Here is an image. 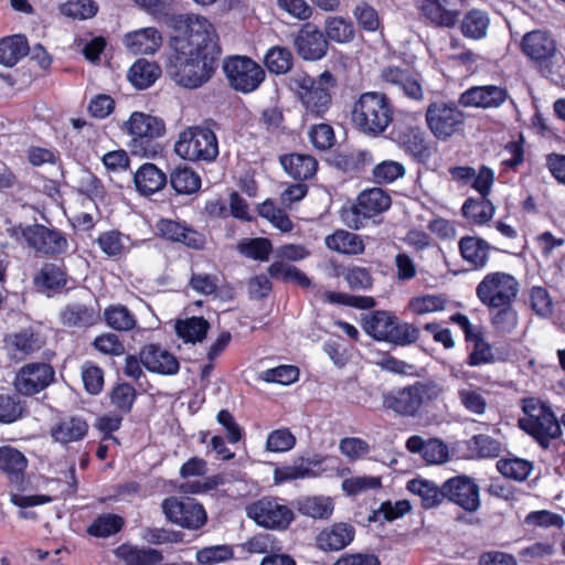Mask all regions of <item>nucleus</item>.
Here are the masks:
<instances>
[{
  "label": "nucleus",
  "mask_w": 565,
  "mask_h": 565,
  "mask_svg": "<svg viewBox=\"0 0 565 565\" xmlns=\"http://www.w3.org/2000/svg\"><path fill=\"white\" fill-rule=\"evenodd\" d=\"M172 54L166 65L167 74L178 85L198 88L214 74L221 54L213 24L204 17L186 18V30L171 40Z\"/></svg>",
  "instance_id": "1"
},
{
  "label": "nucleus",
  "mask_w": 565,
  "mask_h": 565,
  "mask_svg": "<svg viewBox=\"0 0 565 565\" xmlns=\"http://www.w3.org/2000/svg\"><path fill=\"white\" fill-rule=\"evenodd\" d=\"M288 86L303 107L305 114L318 118L323 117L331 107L337 79L329 71L322 72L316 78L306 73H295L289 77Z\"/></svg>",
  "instance_id": "2"
},
{
  "label": "nucleus",
  "mask_w": 565,
  "mask_h": 565,
  "mask_svg": "<svg viewBox=\"0 0 565 565\" xmlns=\"http://www.w3.org/2000/svg\"><path fill=\"white\" fill-rule=\"evenodd\" d=\"M393 114V106L385 94L366 92L353 104L351 119L361 134L377 137L392 124Z\"/></svg>",
  "instance_id": "3"
},
{
  "label": "nucleus",
  "mask_w": 565,
  "mask_h": 565,
  "mask_svg": "<svg viewBox=\"0 0 565 565\" xmlns=\"http://www.w3.org/2000/svg\"><path fill=\"white\" fill-rule=\"evenodd\" d=\"M443 386L435 381H418L383 394V407L399 416L414 417L422 408L438 399Z\"/></svg>",
  "instance_id": "4"
},
{
  "label": "nucleus",
  "mask_w": 565,
  "mask_h": 565,
  "mask_svg": "<svg viewBox=\"0 0 565 565\" xmlns=\"http://www.w3.org/2000/svg\"><path fill=\"white\" fill-rule=\"evenodd\" d=\"M522 408L525 416L519 420L520 427L543 448H547L550 441L561 435V423L551 407L537 398H524Z\"/></svg>",
  "instance_id": "5"
},
{
  "label": "nucleus",
  "mask_w": 565,
  "mask_h": 565,
  "mask_svg": "<svg viewBox=\"0 0 565 565\" xmlns=\"http://www.w3.org/2000/svg\"><path fill=\"white\" fill-rule=\"evenodd\" d=\"M124 129L131 137L129 149L132 154L152 158L158 152L156 139L166 131L164 122L149 114L134 111L125 121Z\"/></svg>",
  "instance_id": "6"
},
{
  "label": "nucleus",
  "mask_w": 565,
  "mask_h": 565,
  "mask_svg": "<svg viewBox=\"0 0 565 565\" xmlns=\"http://www.w3.org/2000/svg\"><path fill=\"white\" fill-rule=\"evenodd\" d=\"M174 151L184 160L211 162L218 156V141L209 127L192 126L179 134Z\"/></svg>",
  "instance_id": "7"
},
{
  "label": "nucleus",
  "mask_w": 565,
  "mask_h": 565,
  "mask_svg": "<svg viewBox=\"0 0 565 565\" xmlns=\"http://www.w3.org/2000/svg\"><path fill=\"white\" fill-rule=\"evenodd\" d=\"M425 117L430 132L443 141L459 132L466 120L463 111L455 103L443 100L430 103Z\"/></svg>",
  "instance_id": "8"
},
{
  "label": "nucleus",
  "mask_w": 565,
  "mask_h": 565,
  "mask_svg": "<svg viewBox=\"0 0 565 565\" xmlns=\"http://www.w3.org/2000/svg\"><path fill=\"white\" fill-rule=\"evenodd\" d=\"M11 235L18 242L23 241L36 253L44 255L63 254L68 249V242L65 235L55 228L44 225L34 224L14 227Z\"/></svg>",
  "instance_id": "9"
},
{
  "label": "nucleus",
  "mask_w": 565,
  "mask_h": 565,
  "mask_svg": "<svg viewBox=\"0 0 565 565\" xmlns=\"http://www.w3.org/2000/svg\"><path fill=\"white\" fill-rule=\"evenodd\" d=\"M391 203V198L384 190H365L358 196L356 204L342 211V220L349 227L359 230L364 226L365 220L388 210Z\"/></svg>",
  "instance_id": "10"
},
{
  "label": "nucleus",
  "mask_w": 565,
  "mask_h": 565,
  "mask_svg": "<svg viewBox=\"0 0 565 565\" xmlns=\"http://www.w3.org/2000/svg\"><path fill=\"white\" fill-rule=\"evenodd\" d=\"M247 516L259 526L285 530L294 520L292 510L281 499L264 497L246 507Z\"/></svg>",
  "instance_id": "11"
},
{
  "label": "nucleus",
  "mask_w": 565,
  "mask_h": 565,
  "mask_svg": "<svg viewBox=\"0 0 565 565\" xmlns=\"http://www.w3.org/2000/svg\"><path fill=\"white\" fill-rule=\"evenodd\" d=\"M223 70L230 85L237 92L252 93L265 78L259 64L246 56H231L224 61Z\"/></svg>",
  "instance_id": "12"
},
{
  "label": "nucleus",
  "mask_w": 565,
  "mask_h": 565,
  "mask_svg": "<svg viewBox=\"0 0 565 565\" xmlns=\"http://www.w3.org/2000/svg\"><path fill=\"white\" fill-rule=\"evenodd\" d=\"M162 511L170 522L189 530L202 527L207 519L203 505L191 498H168L162 502Z\"/></svg>",
  "instance_id": "13"
},
{
  "label": "nucleus",
  "mask_w": 565,
  "mask_h": 565,
  "mask_svg": "<svg viewBox=\"0 0 565 565\" xmlns=\"http://www.w3.org/2000/svg\"><path fill=\"white\" fill-rule=\"evenodd\" d=\"M519 294L518 280L509 274L497 273V330L511 331L518 323L512 302Z\"/></svg>",
  "instance_id": "14"
},
{
  "label": "nucleus",
  "mask_w": 565,
  "mask_h": 565,
  "mask_svg": "<svg viewBox=\"0 0 565 565\" xmlns=\"http://www.w3.org/2000/svg\"><path fill=\"white\" fill-rule=\"evenodd\" d=\"M444 499L459 505L467 512H475L480 507V490L475 480L468 476H456L443 483Z\"/></svg>",
  "instance_id": "15"
},
{
  "label": "nucleus",
  "mask_w": 565,
  "mask_h": 565,
  "mask_svg": "<svg viewBox=\"0 0 565 565\" xmlns=\"http://www.w3.org/2000/svg\"><path fill=\"white\" fill-rule=\"evenodd\" d=\"M54 375L53 367L47 363H29L17 373L14 387L20 394L32 396L45 390L54 381Z\"/></svg>",
  "instance_id": "16"
},
{
  "label": "nucleus",
  "mask_w": 565,
  "mask_h": 565,
  "mask_svg": "<svg viewBox=\"0 0 565 565\" xmlns=\"http://www.w3.org/2000/svg\"><path fill=\"white\" fill-rule=\"evenodd\" d=\"M156 233L167 241L182 243L193 249H201L205 244V237L201 233L185 223L170 218H160L156 224Z\"/></svg>",
  "instance_id": "17"
},
{
  "label": "nucleus",
  "mask_w": 565,
  "mask_h": 565,
  "mask_svg": "<svg viewBox=\"0 0 565 565\" xmlns=\"http://www.w3.org/2000/svg\"><path fill=\"white\" fill-rule=\"evenodd\" d=\"M298 54L308 61L322 58L328 50V42L324 34L313 24L302 25L295 39Z\"/></svg>",
  "instance_id": "18"
},
{
  "label": "nucleus",
  "mask_w": 565,
  "mask_h": 565,
  "mask_svg": "<svg viewBox=\"0 0 565 565\" xmlns=\"http://www.w3.org/2000/svg\"><path fill=\"white\" fill-rule=\"evenodd\" d=\"M391 138L413 157L422 158L427 154L424 134L412 122H396L391 131Z\"/></svg>",
  "instance_id": "19"
},
{
  "label": "nucleus",
  "mask_w": 565,
  "mask_h": 565,
  "mask_svg": "<svg viewBox=\"0 0 565 565\" xmlns=\"http://www.w3.org/2000/svg\"><path fill=\"white\" fill-rule=\"evenodd\" d=\"M522 52L536 62L548 61L556 53V42L553 36L543 30H534L523 35Z\"/></svg>",
  "instance_id": "20"
},
{
  "label": "nucleus",
  "mask_w": 565,
  "mask_h": 565,
  "mask_svg": "<svg viewBox=\"0 0 565 565\" xmlns=\"http://www.w3.org/2000/svg\"><path fill=\"white\" fill-rule=\"evenodd\" d=\"M355 531L351 524L334 523L324 527L316 537L318 548L324 552H337L347 547L354 539Z\"/></svg>",
  "instance_id": "21"
},
{
  "label": "nucleus",
  "mask_w": 565,
  "mask_h": 565,
  "mask_svg": "<svg viewBox=\"0 0 565 565\" xmlns=\"http://www.w3.org/2000/svg\"><path fill=\"white\" fill-rule=\"evenodd\" d=\"M142 365L151 372L173 375L179 371V361L167 350L150 344L142 349L140 353Z\"/></svg>",
  "instance_id": "22"
},
{
  "label": "nucleus",
  "mask_w": 565,
  "mask_h": 565,
  "mask_svg": "<svg viewBox=\"0 0 565 565\" xmlns=\"http://www.w3.org/2000/svg\"><path fill=\"white\" fill-rule=\"evenodd\" d=\"M124 43L134 54H153L162 44V36L156 28H143L126 34Z\"/></svg>",
  "instance_id": "23"
},
{
  "label": "nucleus",
  "mask_w": 565,
  "mask_h": 565,
  "mask_svg": "<svg viewBox=\"0 0 565 565\" xmlns=\"http://www.w3.org/2000/svg\"><path fill=\"white\" fill-rule=\"evenodd\" d=\"M382 78L387 84L397 87L411 99L420 100L424 97L422 85L407 71L390 66L383 70Z\"/></svg>",
  "instance_id": "24"
},
{
  "label": "nucleus",
  "mask_w": 565,
  "mask_h": 565,
  "mask_svg": "<svg viewBox=\"0 0 565 565\" xmlns=\"http://www.w3.org/2000/svg\"><path fill=\"white\" fill-rule=\"evenodd\" d=\"M417 9L437 25L452 26L459 18V12L450 9L447 0H417Z\"/></svg>",
  "instance_id": "25"
},
{
  "label": "nucleus",
  "mask_w": 565,
  "mask_h": 565,
  "mask_svg": "<svg viewBox=\"0 0 565 565\" xmlns=\"http://www.w3.org/2000/svg\"><path fill=\"white\" fill-rule=\"evenodd\" d=\"M26 467L28 459L20 450L11 446L0 447V471L10 482L20 484Z\"/></svg>",
  "instance_id": "26"
},
{
  "label": "nucleus",
  "mask_w": 565,
  "mask_h": 565,
  "mask_svg": "<svg viewBox=\"0 0 565 565\" xmlns=\"http://www.w3.org/2000/svg\"><path fill=\"white\" fill-rule=\"evenodd\" d=\"M395 315L385 311L376 310L364 315L361 320L362 329L367 335L376 341L387 342L394 323Z\"/></svg>",
  "instance_id": "27"
},
{
  "label": "nucleus",
  "mask_w": 565,
  "mask_h": 565,
  "mask_svg": "<svg viewBox=\"0 0 565 565\" xmlns=\"http://www.w3.org/2000/svg\"><path fill=\"white\" fill-rule=\"evenodd\" d=\"M284 170L296 180L312 178L318 169V161L310 154L290 153L280 157Z\"/></svg>",
  "instance_id": "28"
},
{
  "label": "nucleus",
  "mask_w": 565,
  "mask_h": 565,
  "mask_svg": "<svg viewBox=\"0 0 565 565\" xmlns=\"http://www.w3.org/2000/svg\"><path fill=\"white\" fill-rule=\"evenodd\" d=\"M115 555L126 565H156L161 563L163 555L160 551L151 547H137L122 544L115 550Z\"/></svg>",
  "instance_id": "29"
},
{
  "label": "nucleus",
  "mask_w": 565,
  "mask_h": 565,
  "mask_svg": "<svg viewBox=\"0 0 565 565\" xmlns=\"http://www.w3.org/2000/svg\"><path fill=\"white\" fill-rule=\"evenodd\" d=\"M326 246L343 255H361L365 245L363 239L355 233L338 230L324 238Z\"/></svg>",
  "instance_id": "30"
},
{
  "label": "nucleus",
  "mask_w": 565,
  "mask_h": 565,
  "mask_svg": "<svg viewBox=\"0 0 565 565\" xmlns=\"http://www.w3.org/2000/svg\"><path fill=\"white\" fill-rule=\"evenodd\" d=\"M62 323L66 327L85 329L94 326L99 320V312L94 308L79 303L68 305L61 312Z\"/></svg>",
  "instance_id": "31"
},
{
  "label": "nucleus",
  "mask_w": 565,
  "mask_h": 565,
  "mask_svg": "<svg viewBox=\"0 0 565 565\" xmlns=\"http://www.w3.org/2000/svg\"><path fill=\"white\" fill-rule=\"evenodd\" d=\"M166 182V174L152 163H145L135 173V184L138 191L143 194H151L161 190Z\"/></svg>",
  "instance_id": "32"
},
{
  "label": "nucleus",
  "mask_w": 565,
  "mask_h": 565,
  "mask_svg": "<svg viewBox=\"0 0 565 565\" xmlns=\"http://www.w3.org/2000/svg\"><path fill=\"white\" fill-rule=\"evenodd\" d=\"M161 75V68L147 60L136 61L128 71V81L138 89L150 87Z\"/></svg>",
  "instance_id": "33"
},
{
  "label": "nucleus",
  "mask_w": 565,
  "mask_h": 565,
  "mask_svg": "<svg viewBox=\"0 0 565 565\" xmlns=\"http://www.w3.org/2000/svg\"><path fill=\"white\" fill-rule=\"evenodd\" d=\"M88 426L85 420L72 417L61 420L52 428L53 439L61 444L81 440L87 434Z\"/></svg>",
  "instance_id": "34"
},
{
  "label": "nucleus",
  "mask_w": 565,
  "mask_h": 565,
  "mask_svg": "<svg viewBox=\"0 0 565 565\" xmlns=\"http://www.w3.org/2000/svg\"><path fill=\"white\" fill-rule=\"evenodd\" d=\"M298 511L312 519H328L334 510L333 500L324 495L305 497L297 501Z\"/></svg>",
  "instance_id": "35"
},
{
  "label": "nucleus",
  "mask_w": 565,
  "mask_h": 565,
  "mask_svg": "<svg viewBox=\"0 0 565 565\" xmlns=\"http://www.w3.org/2000/svg\"><path fill=\"white\" fill-rule=\"evenodd\" d=\"M312 461L308 459L296 460L292 465L277 467L274 470L275 483H285L298 479H310L318 477L311 468Z\"/></svg>",
  "instance_id": "36"
},
{
  "label": "nucleus",
  "mask_w": 565,
  "mask_h": 565,
  "mask_svg": "<svg viewBox=\"0 0 565 565\" xmlns=\"http://www.w3.org/2000/svg\"><path fill=\"white\" fill-rule=\"evenodd\" d=\"M407 490L422 500L426 509L434 508L444 499L443 486L439 488L434 482L424 479H413L407 482Z\"/></svg>",
  "instance_id": "37"
},
{
  "label": "nucleus",
  "mask_w": 565,
  "mask_h": 565,
  "mask_svg": "<svg viewBox=\"0 0 565 565\" xmlns=\"http://www.w3.org/2000/svg\"><path fill=\"white\" fill-rule=\"evenodd\" d=\"M459 249L465 260L479 268L486 265L490 246L482 239L467 236L460 239Z\"/></svg>",
  "instance_id": "38"
},
{
  "label": "nucleus",
  "mask_w": 565,
  "mask_h": 565,
  "mask_svg": "<svg viewBox=\"0 0 565 565\" xmlns=\"http://www.w3.org/2000/svg\"><path fill=\"white\" fill-rule=\"evenodd\" d=\"M29 46L23 35H13L0 41V64L12 67L28 54Z\"/></svg>",
  "instance_id": "39"
},
{
  "label": "nucleus",
  "mask_w": 565,
  "mask_h": 565,
  "mask_svg": "<svg viewBox=\"0 0 565 565\" xmlns=\"http://www.w3.org/2000/svg\"><path fill=\"white\" fill-rule=\"evenodd\" d=\"M209 328V322L202 317L186 318L184 320H178L175 323V332L185 343L203 341Z\"/></svg>",
  "instance_id": "40"
},
{
  "label": "nucleus",
  "mask_w": 565,
  "mask_h": 565,
  "mask_svg": "<svg viewBox=\"0 0 565 565\" xmlns=\"http://www.w3.org/2000/svg\"><path fill=\"white\" fill-rule=\"evenodd\" d=\"M462 214L473 224L483 225L491 221L494 206L488 198H470L462 205Z\"/></svg>",
  "instance_id": "41"
},
{
  "label": "nucleus",
  "mask_w": 565,
  "mask_h": 565,
  "mask_svg": "<svg viewBox=\"0 0 565 565\" xmlns=\"http://www.w3.org/2000/svg\"><path fill=\"white\" fill-rule=\"evenodd\" d=\"M6 343L9 351L17 359H24L41 348V343L35 334L26 330L8 335Z\"/></svg>",
  "instance_id": "42"
},
{
  "label": "nucleus",
  "mask_w": 565,
  "mask_h": 565,
  "mask_svg": "<svg viewBox=\"0 0 565 565\" xmlns=\"http://www.w3.org/2000/svg\"><path fill=\"white\" fill-rule=\"evenodd\" d=\"M324 31L329 40L341 44L351 42L355 36L354 25L342 17H329Z\"/></svg>",
  "instance_id": "43"
},
{
  "label": "nucleus",
  "mask_w": 565,
  "mask_h": 565,
  "mask_svg": "<svg viewBox=\"0 0 565 565\" xmlns=\"http://www.w3.org/2000/svg\"><path fill=\"white\" fill-rule=\"evenodd\" d=\"M463 107L489 108L494 104V86H475L463 92L459 97Z\"/></svg>",
  "instance_id": "44"
},
{
  "label": "nucleus",
  "mask_w": 565,
  "mask_h": 565,
  "mask_svg": "<svg viewBox=\"0 0 565 565\" xmlns=\"http://www.w3.org/2000/svg\"><path fill=\"white\" fill-rule=\"evenodd\" d=\"M104 318L108 327L118 331L132 330L137 324L135 315L122 305L106 308L104 311Z\"/></svg>",
  "instance_id": "45"
},
{
  "label": "nucleus",
  "mask_w": 565,
  "mask_h": 565,
  "mask_svg": "<svg viewBox=\"0 0 565 565\" xmlns=\"http://www.w3.org/2000/svg\"><path fill=\"white\" fill-rule=\"evenodd\" d=\"M501 160V166L504 169H512L523 162V136L516 134L512 136L511 140L507 141L502 149L497 153Z\"/></svg>",
  "instance_id": "46"
},
{
  "label": "nucleus",
  "mask_w": 565,
  "mask_h": 565,
  "mask_svg": "<svg viewBox=\"0 0 565 565\" xmlns=\"http://www.w3.org/2000/svg\"><path fill=\"white\" fill-rule=\"evenodd\" d=\"M419 334L420 331L416 326L409 322L399 321L395 316L387 343L398 347H407L415 343L419 339Z\"/></svg>",
  "instance_id": "47"
},
{
  "label": "nucleus",
  "mask_w": 565,
  "mask_h": 565,
  "mask_svg": "<svg viewBox=\"0 0 565 565\" xmlns=\"http://www.w3.org/2000/svg\"><path fill=\"white\" fill-rule=\"evenodd\" d=\"M268 274L271 278L295 282L301 287L310 286V279L305 273L299 270L296 266L286 264L284 262H274L268 267Z\"/></svg>",
  "instance_id": "48"
},
{
  "label": "nucleus",
  "mask_w": 565,
  "mask_h": 565,
  "mask_svg": "<svg viewBox=\"0 0 565 565\" xmlns=\"http://www.w3.org/2000/svg\"><path fill=\"white\" fill-rule=\"evenodd\" d=\"M335 275L342 276L349 287L354 290H366L373 285V278L369 269L364 267H337Z\"/></svg>",
  "instance_id": "49"
},
{
  "label": "nucleus",
  "mask_w": 565,
  "mask_h": 565,
  "mask_svg": "<svg viewBox=\"0 0 565 565\" xmlns=\"http://www.w3.org/2000/svg\"><path fill=\"white\" fill-rule=\"evenodd\" d=\"M172 188L181 194H191L201 186L200 177L189 168H177L170 178Z\"/></svg>",
  "instance_id": "50"
},
{
  "label": "nucleus",
  "mask_w": 565,
  "mask_h": 565,
  "mask_svg": "<svg viewBox=\"0 0 565 565\" xmlns=\"http://www.w3.org/2000/svg\"><path fill=\"white\" fill-rule=\"evenodd\" d=\"M497 470L505 478L523 481L532 471V463L521 458H507L497 462Z\"/></svg>",
  "instance_id": "51"
},
{
  "label": "nucleus",
  "mask_w": 565,
  "mask_h": 565,
  "mask_svg": "<svg viewBox=\"0 0 565 565\" xmlns=\"http://www.w3.org/2000/svg\"><path fill=\"white\" fill-rule=\"evenodd\" d=\"M238 252L255 260H267L273 249L271 243L268 238H246L237 244Z\"/></svg>",
  "instance_id": "52"
},
{
  "label": "nucleus",
  "mask_w": 565,
  "mask_h": 565,
  "mask_svg": "<svg viewBox=\"0 0 565 565\" xmlns=\"http://www.w3.org/2000/svg\"><path fill=\"white\" fill-rule=\"evenodd\" d=\"M446 301L438 295H420L409 299L407 310L413 315L423 316L441 311L445 309Z\"/></svg>",
  "instance_id": "53"
},
{
  "label": "nucleus",
  "mask_w": 565,
  "mask_h": 565,
  "mask_svg": "<svg viewBox=\"0 0 565 565\" xmlns=\"http://www.w3.org/2000/svg\"><path fill=\"white\" fill-rule=\"evenodd\" d=\"M382 480L376 476H354L345 478L341 488L347 495L355 497L369 490L380 489Z\"/></svg>",
  "instance_id": "54"
},
{
  "label": "nucleus",
  "mask_w": 565,
  "mask_h": 565,
  "mask_svg": "<svg viewBox=\"0 0 565 565\" xmlns=\"http://www.w3.org/2000/svg\"><path fill=\"white\" fill-rule=\"evenodd\" d=\"M233 557V547L226 544L203 547L195 554V559L201 565H217Z\"/></svg>",
  "instance_id": "55"
},
{
  "label": "nucleus",
  "mask_w": 565,
  "mask_h": 565,
  "mask_svg": "<svg viewBox=\"0 0 565 565\" xmlns=\"http://www.w3.org/2000/svg\"><path fill=\"white\" fill-rule=\"evenodd\" d=\"M265 65L275 74L287 73L292 65V54L286 47L274 46L265 55Z\"/></svg>",
  "instance_id": "56"
},
{
  "label": "nucleus",
  "mask_w": 565,
  "mask_h": 565,
  "mask_svg": "<svg viewBox=\"0 0 565 565\" xmlns=\"http://www.w3.org/2000/svg\"><path fill=\"white\" fill-rule=\"evenodd\" d=\"M34 281L42 289L56 290L64 287L66 279L64 271L58 266L46 264L42 267Z\"/></svg>",
  "instance_id": "57"
},
{
  "label": "nucleus",
  "mask_w": 565,
  "mask_h": 565,
  "mask_svg": "<svg viewBox=\"0 0 565 565\" xmlns=\"http://www.w3.org/2000/svg\"><path fill=\"white\" fill-rule=\"evenodd\" d=\"M124 521L116 514L98 516L88 527V533L96 537H108L116 534L122 527Z\"/></svg>",
  "instance_id": "58"
},
{
  "label": "nucleus",
  "mask_w": 565,
  "mask_h": 565,
  "mask_svg": "<svg viewBox=\"0 0 565 565\" xmlns=\"http://www.w3.org/2000/svg\"><path fill=\"white\" fill-rule=\"evenodd\" d=\"M98 11V6L93 0H67L61 7L63 15L77 19L86 20L95 17Z\"/></svg>",
  "instance_id": "59"
},
{
  "label": "nucleus",
  "mask_w": 565,
  "mask_h": 565,
  "mask_svg": "<svg viewBox=\"0 0 565 565\" xmlns=\"http://www.w3.org/2000/svg\"><path fill=\"white\" fill-rule=\"evenodd\" d=\"M323 299L329 303L344 305L358 309H371L376 305L374 298L370 296H352L337 291H326Z\"/></svg>",
  "instance_id": "60"
},
{
  "label": "nucleus",
  "mask_w": 565,
  "mask_h": 565,
  "mask_svg": "<svg viewBox=\"0 0 565 565\" xmlns=\"http://www.w3.org/2000/svg\"><path fill=\"white\" fill-rule=\"evenodd\" d=\"M489 26V18L481 11H470L462 21V32L471 39H480L486 35Z\"/></svg>",
  "instance_id": "61"
},
{
  "label": "nucleus",
  "mask_w": 565,
  "mask_h": 565,
  "mask_svg": "<svg viewBox=\"0 0 565 565\" xmlns=\"http://www.w3.org/2000/svg\"><path fill=\"white\" fill-rule=\"evenodd\" d=\"M405 168L402 163L394 160H384L373 169V179L376 183H392L403 177Z\"/></svg>",
  "instance_id": "62"
},
{
  "label": "nucleus",
  "mask_w": 565,
  "mask_h": 565,
  "mask_svg": "<svg viewBox=\"0 0 565 565\" xmlns=\"http://www.w3.org/2000/svg\"><path fill=\"white\" fill-rule=\"evenodd\" d=\"M82 379L85 390L96 395L103 390L104 373L102 369L90 362H86L82 366Z\"/></svg>",
  "instance_id": "63"
},
{
  "label": "nucleus",
  "mask_w": 565,
  "mask_h": 565,
  "mask_svg": "<svg viewBox=\"0 0 565 565\" xmlns=\"http://www.w3.org/2000/svg\"><path fill=\"white\" fill-rule=\"evenodd\" d=\"M295 444L296 437L287 428H280L268 435L266 448L271 452H285L292 449Z\"/></svg>",
  "instance_id": "64"
}]
</instances>
